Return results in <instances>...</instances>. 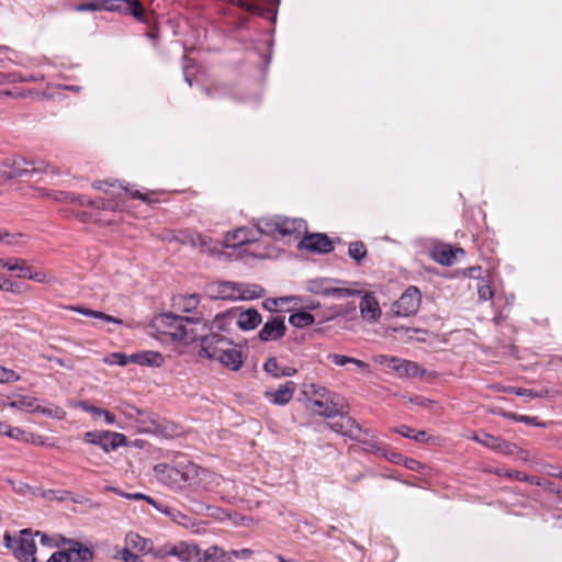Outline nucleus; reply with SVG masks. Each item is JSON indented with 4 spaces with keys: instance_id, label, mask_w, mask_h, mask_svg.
Here are the masks:
<instances>
[{
    "instance_id": "9d476101",
    "label": "nucleus",
    "mask_w": 562,
    "mask_h": 562,
    "mask_svg": "<svg viewBox=\"0 0 562 562\" xmlns=\"http://www.w3.org/2000/svg\"><path fill=\"white\" fill-rule=\"evenodd\" d=\"M286 333V325L283 317L270 316L258 333V338L262 342L281 339Z\"/></svg>"
},
{
    "instance_id": "c03bdc74",
    "label": "nucleus",
    "mask_w": 562,
    "mask_h": 562,
    "mask_svg": "<svg viewBox=\"0 0 562 562\" xmlns=\"http://www.w3.org/2000/svg\"><path fill=\"white\" fill-rule=\"evenodd\" d=\"M477 295L480 301H488L493 297L494 293L486 282L477 284Z\"/></svg>"
},
{
    "instance_id": "79ce46f5",
    "label": "nucleus",
    "mask_w": 562,
    "mask_h": 562,
    "mask_svg": "<svg viewBox=\"0 0 562 562\" xmlns=\"http://www.w3.org/2000/svg\"><path fill=\"white\" fill-rule=\"evenodd\" d=\"M104 361L109 364L126 366L131 362V356L121 352L110 355Z\"/></svg>"
},
{
    "instance_id": "39448f33",
    "label": "nucleus",
    "mask_w": 562,
    "mask_h": 562,
    "mask_svg": "<svg viewBox=\"0 0 562 562\" xmlns=\"http://www.w3.org/2000/svg\"><path fill=\"white\" fill-rule=\"evenodd\" d=\"M42 168L34 161L22 157L7 158L0 166V182L20 178L30 173L41 172Z\"/></svg>"
},
{
    "instance_id": "f8f14e48",
    "label": "nucleus",
    "mask_w": 562,
    "mask_h": 562,
    "mask_svg": "<svg viewBox=\"0 0 562 562\" xmlns=\"http://www.w3.org/2000/svg\"><path fill=\"white\" fill-rule=\"evenodd\" d=\"M299 247L312 252L326 254L333 250L331 240L325 234H306Z\"/></svg>"
},
{
    "instance_id": "8fccbe9b",
    "label": "nucleus",
    "mask_w": 562,
    "mask_h": 562,
    "mask_svg": "<svg viewBox=\"0 0 562 562\" xmlns=\"http://www.w3.org/2000/svg\"><path fill=\"white\" fill-rule=\"evenodd\" d=\"M311 393L315 396H317V398H324V397H327V396H334L335 394L327 391L325 387L323 386H319V385H315V384H312L311 385Z\"/></svg>"
},
{
    "instance_id": "603ef678",
    "label": "nucleus",
    "mask_w": 562,
    "mask_h": 562,
    "mask_svg": "<svg viewBox=\"0 0 562 562\" xmlns=\"http://www.w3.org/2000/svg\"><path fill=\"white\" fill-rule=\"evenodd\" d=\"M30 280H34L40 283H49L53 279L44 272H34L33 274H30Z\"/></svg>"
},
{
    "instance_id": "f03ea898",
    "label": "nucleus",
    "mask_w": 562,
    "mask_h": 562,
    "mask_svg": "<svg viewBox=\"0 0 562 562\" xmlns=\"http://www.w3.org/2000/svg\"><path fill=\"white\" fill-rule=\"evenodd\" d=\"M160 321L170 328L166 334L184 345L201 339L206 326V322L201 317H183L172 313L161 315Z\"/></svg>"
},
{
    "instance_id": "4d7b16f0",
    "label": "nucleus",
    "mask_w": 562,
    "mask_h": 562,
    "mask_svg": "<svg viewBox=\"0 0 562 562\" xmlns=\"http://www.w3.org/2000/svg\"><path fill=\"white\" fill-rule=\"evenodd\" d=\"M411 402L423 407H430L431 405H434L432 401L422 396L411 398Z\"/></svg>"
},
{
    "instance_id": "a18cd8bd",
    "label": "nucleus",
    "mask_w": 562,
    "mask_h": 562,
    "mask_svg": "<svg viewBox=\"0 0 562 562\" xmlns=\"http://www.w3.org/2000/svg\"><path fill=\"white\" fill-rule=\"evenodd\" d=\"M358 292L355 290L346 289V288H334L329 286L327 290L326 296H338V297H346L351 296L353 294H357Z\"/></svg>"
},
{
    "instance_id": "13d9d810",
    "label": "nucleus",
    "mask_w": 562,
    "mask_h": 562,
    "mask_svg": "<svg viewBox=\"0 0 562 562\" xmlns=\"http://www.w3.org/2000/svg\"><path fill=\"white\" fill-rule=\"evenodd\" d=\"M43 413H45L49 416H53L55 418H58V419H63L66 414L65 411L59 407H55L54 409H44Z\"/></svg>"
},
{
    "instance_id": "b1692460",
    "label": "nucleus",
    "mask_w": 562,
    "mask_h": 562,
    "mask_svg": "<svg viewBox=\"0 0 562 562\" xmlns=\"http://www.w3.org/2000/svg\"><path fill=\"white\" fill-rule=\"evenodd\" d=\"M77 406L80 409H82L83 412L91 414V416L94 420H99L100 418H103L105 424H108V425H113L116 422L115 416L111 412L103 409V408H99L94 405H91L87 401H80L77 404Z\"/></svg>"
},
{
    "instance_id": "1a4fd4ad",
    "label": "nucleus",
    "mask_w": 562,
    "mask_h": 562,
    "mask_svg": "<svg viewBox=\"0 0 562 562\" xmlns=\"http://www.w3.org/2000/svg\"><path fill=\"white\" fill-rule=\"evenodd\" d=\"M207 294L213 300H240L246 299V294L239 289V285L233 282L223 281L209 284Z\"/></svg>"
},
{
    "instance_id": "dca6fc26",
    "label": "nucleus",
    "mask_w": 562,
    "mask_h": 562,
    "mask_svg": "<svg viewBox=\"0 0 562 562\" xmlns=\"http://www.w3.org/2000/svg\"><path fill=\"white\" fill-rule=\"evenodd\" d=\"M236 313V323L243 330H252L261 323V315L257 310L248 308L246 311L232 310Z\"/></svg>"
},
{
    "instance_id": "a211bd4d",
    "label": "nucleus",
    "mask_w": 562,
    "mask_h": 562,
    "mask_svg": "<svg viewBox=\"0 0 562 562\" xmlns=\"http://www.w3.org/2000/svg\"><path fill=\"white\" fill-rule=\"evenodd\" d=\"M296 385L292 381H288L286 383L279 386L278 390L273 392H266L267 398H269L273 404L277 405H285L293 397Z\"/></svg>"
},
{
    "instance_id": "412c9836",
    "label": "nucleus",
    "mask_w": 562,
    "mask_h": 562,
    "mask_svg": "<svg viewBox=\"0 0 562 562\" xmlns=\"http://www.w3.org/2000/svg\"><path fill=\"white\" fill-rule=\"evenodd\" d=\"M481 445L505 454H512L516 449L515 445L487 432H482Z\"/></svg>"
},
{
    "instance_id": "6e6552de",
    "label": "nucleus",
    "mask_w": 562,
    "mask_h": 562,
    "mask_svg": "<svg viewBox=\"0 0 562 562\" xmlns=\"http://www.w3.org/2000/svg\"><path fill=\"white\" fill-rule=\"evenodd\" d=\"M231 342L232 340L220 334L204 335L201 338L199 356L217 361Z\"/></svg>"
},
{
    "instance_id": "de8ad7c7",
    "label": "nucleus",
    "mask_w": 562,
    "mask_h": 562,
    "mask_svg": "<svg viewBox=\"0 0 562 562\" xmlns=\"http://www.w3.org/2000/svg\"><path fill=\"white\" fill-rule=\"evenodd\" d=\"M229 552H231L232 559L236 558V559H241V560H248L254 554V551L251 549H248V548H244V549H240V550H232Z\"/></svg>"
},
{
    "instance_id": "473e14b6",
    "label": "nucleus",
    "mask_w": 562,
    "mask_h": 562,
    "mask_svg": "<svg viewBox=\"0 0 562 562\" xmlns=\"http://www.w3.org/2000/svg\"><path fill=\"white\" fill-rule=\"evenodd\" d=\"M3 435L22 442H33L36 445L43 443L41 440H36L33 434L27 432L19 427H11L7 425Z\"/></svg>"
},
{
    "instance_id": "49530a36",
    "label": "nucleus",
    "mask_w": 562,
    "mask_h": 562,
    "mask_svg": "<svg viewBox=\"0 0 562 562\" xmlns=\"http://www.w3.org/2000/svg\"><path fill=\"white\" fill-rule=\"evenodd\" d=\"M120 558L124 562H143L140 557H138L137 554L133 553L131 551V549H128L126 547L120 552Z\"/></svg>"
},
{
    "instance_id": "f704fd0d",
    "label": "nucleus",
    "mask_w": 562,
    "mask_h": 562,
    "mask_svg": "<svg viewBox=\"0 0 562 562\" xmlns=\"http://www.w3.org/2000/svg\"><path fill=\"white\" fill-rule=\"evenodd\" d=\"M200 304V296L198 294L180 295L176 299V305L183 312H191Z\"/></svg>"
},
{
    "instance_id": "0eeeda50",
    "label": "nucleus",
    "mask_w": 562,
    "mask_h": 562,
    "mask_svg": "<svg viewBox=\"0 0 562 562\" xmlns=\"http://www.w3.org/2000/svg\"><path fill=\"white\" fill-rule=\"evenodd\" d=\"M422 303V293L417 286L411 285L392 305L396 316L408 317L415 315Z\"/></svg>"
},
{
    "instance_id": "a878e982",
    "label": "nucleus",
    "mask_w": 562,
    "mask_h": 562,
    "mask_svg": "<svg viewBox=\"0 0 562 562\" xmlns=\"http://www.w3.org/2000/svg\"><path fill=\"white\" fill-rule=\"evenodd\" d=\"M131 362L140 366L160 367L164 358L159 352L142 351L131 355Z\"/></svg>"
},
{
    "instance_id": "4468645a",
    "label": "nucleus",
    "mask_w": 562,
    "mask_h": 562,
    "mask_svg": "<svg viewBox=\"0 0 562 562\" xmlns=\"http://www.w3.org/2000/svg\"><path fill=\"white\" fill-rule=\"evenodd\" d=\"M360 315L370 323H375L381 317V308L378 300L371 293H366L359 304Z\"/></svg>"
},
{
    "instance_id": "2eb2a0df",
    "label": "nucleus",
    "mask_w": 562,
    "mask_h": 562,
    "mask_svg": "<svg viewBox=\"0 0 562 562\" xmlns=\"http://www.w3.org/2000/svg\"><path fill=\"white\" fill-rule=\"evenodd\" d=\"M282 218L281 216H270L258 220L256 223L257 233L274 239H282Z\"/></svg>"
},
{
    "instance_id": "4c0bfd02",
    "label": "nucleus",
    "mask_w": 562,
    "mask_h": 562,
    "mask_svg": "<svg viewBox=\"0 0 562 562\" xmlns=\"http://www.w3.org/2000/svg\"><path fill=\"white\" fill-rule=\"evenodd\" d=\"M236 318V313L228 311L224 314L217 315L212 324L213 328L220 329V330H227L228 326Z\"/></svg>"
},
{
    "instance_id": "393cba45",
    "label": "nucleus",
    "mask_w": 562,
    "mask_h": 562,
    "mask_svg": "<svg viewBox=\"0 0 562 562\" xmlns=\"http://www.w3.org/2000/svg\"><path fill=\"white\" fill-rule=\"evenodd\" d=\"M394 373L400 378H416L423 375L425 370L414 361L400 358Z\"/></svg>"
},
{
    "instance_id": "6e6d98bb",
    "label": "nucleus",
    "mask_w": 562,
    "mask_h": 562,
    "mask_svg": "<svg viewBox=\"0 0 562 562\" xmlns=\"http://www.w3.org/2000/svg\"><path fill=\"white\" fill-rule=\"evenodd\" d=\"M508 416L512 417L515 420H518V422H521V423H525V424H528V425H538L536 423V417L526 416V415H519L518 416L516 414H509Z\"/></svg>"
},
{
    "instance_id": "cd10ccee",
    "label": "nucleus",
    "mask_w": 562,
    "mask_h": 562,
    "mask_svg": "<svg viewBox=\"0 0 562 562\" xmlns=\"http://www.w3.org/2000/svg\"><path fill=\"white\" fill-rule=\"evenodd\" d=\"M329 426L334 431L349 437L356 436L359 430V427L350 417H341L339 420L330 423Z\"/></svg>"
},
{
    "instance_id": "4be33fe9",
    "label": "nucleus",
    "mask_w": 562,
    "mask_h": 562,
    "mask_svg": "<svg viewBox=\"0 0 562 562\" xmlns=\"http://www.w3.org/2000/svg\"><path fill=\"white\" fill-rule=\"evenodd\" d=\"M257 231L254 232L247 227H240L226 236L227 245L236 247L238 245L249 244L257 239Z\"/></svg>"
},
{
    "instance_id": "f257e3e1",
    "label": "nucleus",
    "mask_w": 562,
    "mask_h": 562,
    "mask_svg": "<svg viewBox=\"0 0 562 562\" xmlns=\"http://www.w3.org/2000/svg\"><path fill=\"white\" fill-rule=\"evenodd\" d=\"M154 472L158 481L175 491L199 484L200 475L206 474L204 469L192 462L179 463L176 467L159 463L155 465Z\"/></svg>"
},
{
    "instance_id": "052dcab7",
    "label": "nucleus",
    "mask_w": 562,
    "mask_h": 562,
    "mask_svg": "<svg viewBox=\"0 0 562 562\" xmlns=\"http://www.w3.org/2000/svg\"><path fill=\"white\" fill-rule=\"evenodd\" d=\"M413 440H415L417 442H426L429 440V436L427 435L426 431H423V430L416 431Z\"/></svg>"
},
{
    "instance_id": "bf43d9fd",
    "label": "nucleus",
    "mask_w": 562,
    "mask_h": 562,
    "mask_svg": "<svg viewBox=\"0 0 562 562\" xmlns=\"http://www.w3.org/2000/svg\"><path fill=\"white\" fill-rule=\"evenodd\" d=\"M125 497L130 498V499H145L149 504L156 505V502L151 497L146 496V495L140 494V493L126 494Z\"/></svg>"
},
{
    "instance_id": "7c9ffc66",
    "label": "nucleus",
    "mask_w": 562,
    "mask_h": 562,
    "mask_svg": "<svg viewBox=\"0 0 562 562\" xmlns=\"http://www.w3.org/2000/svg\"><path fill=\"white\" fill-rule=\"evenodd\" d=\"M125 544L126 548L134 549L138 552H148L151 549V542L136 532H128L126 535Z\"/></svg>"
},
{
    "instance_id": "bb28decb",
    "label": "nucleus",
    "mask_w": 562,
    "mask_h": 562,
    "mask_svg": "<svg viewBox=\"0 0 562 562\" xmlns=\"http://www.w3.org/2000/svg\"><path fill=\"white\" fill-rule=\"evenodd\" d=\"M201 562H234L231 552L217 546H211L202 551Z\"/></svg>"
},
{
    "instance_id": "2f4dec72",
    "label": "nucleus",
    "mask_w": 562,
    "mask_h": 562,
    "mask_svg": "<svg viewBox=\"0 0 562 562\" xmlns=\"http://www.w3.org/2000/svg\"><path fill=\"white\" fill-rule=\"evenodd\" d=\"M327 358H328V360H330L334 364H336L338 367H344V366L350 363V364L356 366L359 370H361L363 372L369 371V364L367 362L356 359V358H352V357H348V356L339 355V353H330V355H328Z\"/></svg>"
},
{
    "instance_id": "3c124183",
    "label": "nucleus",
    "mask_w": 562,
    "mask_h": 562,
    "mask_svg": "<svg viewBox=\"0 0 562 562\" xmlns=\"http://www.w3.org/2000/svg\"><path fill=\"white\" fill-rule=\"evenodd\" d=\"M288 299L286 297H279V299H268L266 300L262 305L266 310L268 311H276L279 302H285Z\"/></svg>"
},
{
    "instance_id": "c9c22d12",
    "label": "nucleus",
    "mask_w": 562,
    "mask_h": 562,
    "mask_svg": "<svg viewBox=\"0 0 562 562\" xmlns=\"http://www.w3.org/2000/svg\"><path fill=\"white\" fill-rule=\"evenodd\" d=\"M10 407L19 408L21 411H36L38 406L35 403V400L29 396L19 395L14 397L8 404Z\"/></svg>"
},
{
    "instance_id": "72a5a7b5",
    "label": "nucleus",
    "mask_w": 562,
    "mask_h": 562,
    "mask_svg": "<svg viewBox=\"0 0 562 562\" xmlns=\"http://www.w3.org/2000/svg\"><path fill=\"white\" fill-rule=\"evenodd\" d=\"M315 322L314 316L305 311H300L289 317V323L297 328H304Z\"/></svg>"
},
{
    "instance_id": "7ed1b4c3",
    "label": "nucleus",
    "mask_w": 562,
    "mask_h": 562,
    "mask_svg": "<svg viewBox=\"0 0 562 562\" xmlns=\"http://www.w3.org/2000/svg\"><path fill=\"white\" fill-rule=\"evenodd\" d=\"M79 12L85 11H119L145 22L144 5L138 0H92L80 3L76 7Z\"/></svg>"
},
{
    "instance_id": "0e129e2a",
    "label": "nucleus",
    "mask_w": 562,
    "mask_h": 562,
    "mask_svg": "<svg viewBox=\"0 0 562 562\" xmlns=\"http://www.w3.org/2000/svg\"><path fill=\"white\" fill-rule=\"evenodd\" d=\"M518 396H533V392L528 389H510Z\"/></svg>"
},
{
    "instance_id": "338daca9",
    "label": "nucleus",
    "mask_w": 562,
    "mask_h": 562,
    "mask_svg": "<svg viewBox=\"0 0 562 562\" xmlns=\"http://www.w3.org/2000/svg\"><path fill=\"white\" fill-rule=\"evenodd\" d=\"M30 274H33V272L31 271L30 267H21V271L19 273V277L20 278H26V279H30Z\"/></svg>"
},
{
    "instance_id": "a19ab883",
    "label": "nucleus",
    "mask_w": 562,
    "mask_h": 562,
    "mask_svg": "<svg viewBox=\"0 0 562 562\" xmlns=\"http://www.w3.org/2000/svg\"><path fill=\"white\" fill-rule=\"evenodd\" d=\"M372 359L375 363L386 367L394 372L400 358L394 356L376 355Z\"/></svg>"
},
{
    "instance_id": "864d4df0",
    "label": "nucleus",
    "mask_w": 562,
    "mask_h": 562,
    "mask_svg": "<svg viewBox=\"0 0 562 562\" xmlns=\"http://www.w3.org/2000/svg\"><path fill=\"white\" fill-rule=\"evenodd\" d=\"M395 431L400 435H402L403 437L405 438H411L413 439L414 438V435L416 432L415 429H413L412 427H408L406 425H402L400 426L398 428L395 429Z\"/></svg>"
},
{
    "instance_id": "f3484780",
    "label": "nucleus",
    "mask_w": 562,
    "mask_h": 562,
    "mask_svg": "<svg viewBox=\"0 0 562 562\" xmlns=\"http://www.w3.org/2000/svg\"><path fill=\"white\" fill-rule=\"evenodd\" d=\"M172 238L176 243L190 245L193 248H203L209 244L204 236L191 229L178 231Z\"/></svg>"
},
{
    "instance_id": "5701e85b",
    "label": "nucleus",
    "mask_w": 562,
    "mask_h": 562,
    "mask_svg": "<svg viewBox=\"0 0 562 562\" xmlns=\"http://www.w3.org/2000/svg\"><path fill=\"white\" fill-rule=\"evenodd\" d=\"M307 226L302 218H282V238L294 236L297 238L301 234H306Z\"/></svg>"
},
{
    "instance_id": "423d86ee",
    "label": "nucleus",
    "mask_w": 562,
    "mask_h": 562,
    "mask_svg": "<svg viewBox=\"0 0 562 562\" xmlns=\"http://www.w3.org/2000/svg\"><path fill=\"white\" fill-rule=\"evenodd\" d=\"M83 441L99 446L103 451L110 452L126 443V437L120 432L109 430H92L83 434Z\"/></svg>"
},
{
    "instance_id": "20e7f679",
    "label": "nucleus",
    "mask_w": 562,
    "mask_h": 562,
    "mask_svg": "<svg viewBox=\"0 0 562 562\" xmlns=\"http://www.w3.org/2000/svg\"><path fill=\"white\" fill-rule=\"evenodd\" d=\"M5 546L12 549L15 558L21 562H35V542L33 533L25 529L22 530L19 537L4 535Z\"/></svg>"
},
{
    "instance_id": "e433bc0d",
    "label": "nucleus",
    "mask_w": 562,
    "mask_h": 562,
    "mask_svg": "<svg viewBox=\"0 0 562 562\" xmlns=\"http://www.w3.org/2000/svg\"><path fill=\"white\" fill-rule=\"evenodd\" d=\"M74 310L85 316H88V317L98 318V319H101V321H104L108 323H113V324H122V319L113 317L111 315H108L103 312L93 311V310L85 308V307H76Z\"/></svg>"
},
{
    "instance_id": "ddd939ff",
    "label": "nucleus",
    "mask_w": 562,
    "mask_h": 562,
    "mask_svg": "<svg viewBox=\"0 0 562 562\" xmlns=\"http://www.w3.org/2000/svg\"><path fill=\"white\" fill-rule=\"evenodd\" d=\"M168 555H175L183 562H201L202 551L195 544L179 542L166 551Z\"/></svg>"
},
{
    "instance_id": "37998d69",
    "label": "nucleus",
    "mask_w": 562,
    "mask_h": 562,
    "mask_svg": "<svg viewBox=\"0 0 562 562\" xmlns=\"http://www.w3.org/2000/svg\"><path fill=\"white\" fill-rule=\"evenodd\" d=\"M20 380V375L13 370L0 367V383L15 382Z\"/></svg>"
},
{
    "instance_id": "aec40b11",
    "label": "nucleus",
    "mask_w": 562,
    "mask_h": 562,
    "mask_svg": "<svg viewBox=\"0 0 562 562\" xmlns=\"http://www.w3.org/2000/svg\"><path fill=\"white\" fill-rule=\"evenodd\" d=\"M458 255H463V249L452 248L448 245L437 247L432 250V259L443 266H452Z\"/></svg>"
},
{
    "instance_id": "69168bd1",
    "label": "nucleus",
    "mask_w": 562,
    "mask_h": 562,
    "mask_svg": "<svg viewBox=\"0 0 562 562\" xmlns=\"http://www.w3.org/2000/svg\"><path fill=\"white\" fill-rule=\"evenodd\" d=\"M0 290L2 291H13V283L8 280V279H4L2 282H0Z\"/></svg>"
},
{
    "instance_id": "c85d7f7f",
    "label": "nucleus",
    "mask_w": 562,
    "mask_h": 562,
    "mask_svg": "<svg viewBox=\"0 0 562 562\" xmlns=\"http://www.w3.org/2000/svg\"><path fill=\"white\" fill-rule=\"evenodd\" d=\"M263 369L268 374L274 378L292 376L296 373L294 368L281 367L276 358L268 359L263 364Z\"/></svg>"
},
{
    "instance_id": "9b49d317",
    "label": "nucleus",
    "mask_w": 562,
    "mask_h": 562,
    "mask_svg": "<svg viewBox=\"0 0 562 562\" xmlns=\"http://www.w3.org/2000/svg\"><path fill=\"white\" fill-rule=\"evenodd\" d=\"M308 408L325 417H334L340 412L338 395L308 400Z\"/></svg>"
},
{
    "instance_id": "774afa93",
    "label": "nucleus",
    "mask_w": 562,
    "mask_h": 562,
    "mask_svg": "<svg viewBox=\"0 0 562 562\" xmlns=\"http://www.w3.org/2000/svg\"><path fill=\"white\" fill-rule=\"evenodd\" d=\"M405 465L406 468H408L409 470H416L418 467H419V462L414 460V459H408L406 462H405Z\"/></svg>"
},
{
    "instance_id": "680f3d73",
    "label": "nucleus",
    "mask_w": 562,
    "mask_h": 562,
    "mask_svg": "<svg viewBox=\"0 0 562 562\" xmlns=\"http://www.w3.org/2000/svg\"><path fill=\"white\" fill-rule=\"evenodd\" d=\"M21 267H24V261L15 260L13 263L8 261L5 268L10 271H21Z\"/></svg>"
},
{
    "instance_id": "ea45409f",
    "label": "nucleus",
    "mask_w": 562,
    "mask_h": 562,
    "mask_svg": "<svg viewBox=\"0 0 562 562\" xmlns=\"http://www.w3.org/2000/svg\"><path fill=\"white\" fill-rule=\"evenodd\" d=\"M329 289L328 281L324 279L311 280L307 283V290L315 294L327 295Z\"/></svg>"
},
{
    "instance_id": "c756f323",
    "label": "nucleus",
    "mask_w": 562,
    "mask_h": 562,
    "mask_svg": "<svg viewBox=\"0 0 562 562\" xmlns=\"http://www.w3.org/2000/svg\"><path fill=\"white\" fill-rule=\"evenodd\" d=\"M68 554L72 562H89L92 560V551L80 542H71Z\"/></svg>"
},
{
    "instance_id": "6ab92c4d",
    "label": "nucleus",
    "mask_w": 562,
    "mask_h": 562,
    "mask_svg": "<svg viewBox=\"0 0 562 562\" xmlns=\"http://www.w3.org/2000/svg\"><path fill=\"white\" fill-rule=\"evenodd\" d=\"M217 362L229 370L237 371L243 364L241 352L232 341Z\"/></svg>"
},
{
    "instance_id": "09e8293b",
    "label": "nucleus",
    "mask_w": 562,
    "mask_h": 562,
    "mask_svg": "<svg viewBox=\"0 0 562 562\" xmlns=\"http://www.w3.org/2000/svg\"><path fill=\"white\" fill-rule=\"evenodd\" d=\"M71 555L66 551H57L50 555L46 562H70Z\"/></svg>"
},
{
    "instance_id": "5fc2aeb1",
    "label": "nucleus",
    "mask_w": 562,
    "mask_h": 562,
    "mask_svg": "<svg viewBox=\"0 0 562 562\" xmlns=\"http://www.w3.org/2000/svg\"><path fill=\"white\" fill-rule=\"evenodd\" d=\"M0 241L4 245H15L18 236L10 233H0Z\"/></svg>"
},
{
    "instance_id": "58836bf2",
    "label": "nucleus",
    "mask_w": 562,
    "mask_h": 562,
    "mask_svg": "<svg viewBox=\"0 0 562 562\" xmlns=\"http://www.w3.org/2000/svg\"><path fill=\"white\" fill-rule=\"evenodd\" d=\"M349 256L360 262L367 256V249L362 241H353L349 245L348 249Z\"/></svg>"
},
{
    "instance_id": "e2e57ef3",
    "label": "nucleus",
    "mask_w": 562,
    "mask_h": 562,
    "mask_svg": "<svg viewBox=\"0 0 562 562\" xmlns=\"http://www.w3.org/2000/svg\"><path fill=\"white\" fill-rule=\"evenodd\" d=\"M98 207H102V209H106V210H117L119 209V204H112L111 202H105V201H101L100 203L99 202H95L94 203Z\"/></svg>"
}]
</instances>
